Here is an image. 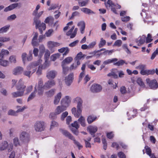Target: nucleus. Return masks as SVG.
Instances as JSON below:
<instances>
[{
  "instance_id": "nucleus-46",
  "label": "nucleus",
  "mask_w": 158,
  "mask_h": 158,
  "mask_svg": "<svg viewBox=\"0 0 158 158\" xmlns=\"http://www.w3.org/2000/svg\"><path fill=\"white\" fill-rule=\"evenodd\" d=\"M122 41L121 40H117L115 41L113 44V46H117L118 47H119L121 46L122 44Z\"/></svg>"
},
{
  "instance_id": "nucleus-22",
  "label": "nucleus",
  "mask_w": 158,
  "mask_h": 158,
  "mask_svg": "<svg viewBox=\"0 0 158 158\" xmlns=\"http://www.w3.org/2000/svg\"><path fill=\"white\" fill-rule=\"evenodd\" d=\"M34 35L31 41V44L34 46H37L38 45V43L37 40L38 34L37 32H34Z\"/></svg>"
},
{
  "instance_id": "nucleus-35",
  "label": "nucleus",
  "mask_w": 158,
  "mask_h": 158,
  "mask_svg": "<svg viewBox=\"0 0 158 158\" xmlns=\"http://www.w3.org/2000/svg\"><path fill=\"white\" fill-rule=\"evenodd\" d=\"M8 146V144L6 142H3L0 145V150L2 151L6 149L7 148Z\"/></svg>"
},
{
  "instance_id": "nucleus-4",
  "label": "nucleus",
  "mask_w": 158,
  "mask_h": 158,
  "mask_svg": "<svg viewBox=\"0 0 158 158\" xmlns=\"http://www.w3.org/2000/svg\"><path fill=\"white\" fill-rule=\"evenodd\" d=\"M34 128L36 131L40 132L44 131L45 128L44 122L42 121H37L35 124Z\"/></svg>"
},
{
  "instance_id": "nucleus-17",
  "label": "nucleus",
  "mask_w": 158,
  "mask_h": 158,
  "mask_svg": "<svg viewBox=\"0 0 158 158\" xmlns=\"http://www.w3.org/2000/svg\"><path fill=\"white\" fill-rule=\"evenodd\" d=\"M67 108L61 104L60 106H58L57 107L55 111V114L58 115L60 114L61 113L65 110Z\"/></svg>"
},
{
  "instance_id": "nucleus-21",
  "label": "nucleus",
  "mask_w": 158,
  "mask_h": 158,
  "mask_svg": "<svg viewBox=\"0 0 158 158\" xmlns=\"http://www.w3.org/2000/svg\"><path fill=\"white\" fill-rule=\"evenodd\" d=\"M72 60L73 58L71 57H68L66 58L63 61L61 65L64 70V69H65V64H69Z\"/></svg>"
},
{
  "instance_id": "nucleus-50",
  "label": "nucleus",
  "mask_w": 158,
  "mask_h": 158,
  "mask_svg": "<svg viewBox=\"0 0 158 158\" xmlns=\"http://www.w3.org/2000/svg\"><path fill=\"white\" fill-rule=\"evenodd\" d=\"M44 88L38 87V94L40 96L43 95Z\"/></svg>"
},
{
  "instance_id": "nucleus-16",
  "label": "nucleus",
  "mask_w": 158,
  "mask_h": 158,
  "mask_svg": "<svg viewBox=\"0 0 158 158\" xmlns=\"http://www.w3.org/2000/svg\"><path fill=\"white\" fill-rule=\"evenodd\" d=\"M73 73H71L66 77L65 82L66 84L68 86H69L72 83L73 79Z\"/></svg>"
},
{
  "instance_id": "nucleus-39",
  "label": "nucleus",
  "mask_w": 158,
  "mask_h": 158,
  "mask_svg": "<svg viewBox=\"0 0 158 158\" xmlns=\"http://www.w3.org/2000/svg\"><path fill=\"white\" fill-rule=\"evenodd\" d=\"M51 64L50 62L48 60H45V62L43 65H41L43 69H45L48 67Z\"/></svg>"
},
{
  "instance_id": "nucleus-6",
  "label": "nucleus",
  "mask_w": 158,
  "mask_h": 158,
  "mask_svg": "<svg viewBox=\"0 0 158 158\" xmlns=\"http://www.w3.org/2000/svg\"><path fill=\"white\" fill-rule=\"evenodd\" d=\"M146 81L151 89H156L158 87V83L156 80H150V79L147 78Z\"/></svg>"
},
{
  "instance_id": "nucleus-27",
  "label": "nucleus",
  "mask_w": 158,
  "mask_h": 158,
  "mask_svg": "<svg viewBox=\"0 0 158 158\" xmlns=\"http://www.w3.org/2000/svg\"><path fill=\"white\" fill-rule=\"evenodd\" d=\"M118 60V59L116 58L109 59L104 61L103 64L105 65H107L114 62H116Z\"/></svg>"
},
{
  "instance_id": "nucleus-63",
  "label": "nucleus",
  "mask_w": 158,
  "mask_h": 158,
  "mask_svg": "<svg viewBox=\"0 0 158 158\" xmlns=\"http://www.w3.org/2000/svg\"><path fill=\"white\" fill-rule=\"evenodd\" d=\"M137 83L140 86H143L144 84L142 80L140 78H138L137 80Z\"/></svg>"
},
{
  "instance_id": "nucleus-15",
  "label": "nucleus",
  "mask_w": 158,
  "mask_h": 158,
  "mask_svg": "<svg viewBox=\"0 0 158 158\" xmlns=\"http://www.w3.org/2000/svg\"><path fill=\"white\" fill-rule=\"evenodd\" d=\"M98 128L96 126H90L87 128V130L89 131L90 134L94 137L95 135L94 134L97 131Z\"/></svg>"
},
{
  "instance_id": "nucleus-55",
  "label": "nucleus",
  "mask_w": 158,
  "mask_h": 158,
  "mask_svg": "<svg viewBox=\"0 0 158 158\" xmlns=\"http://www.w3.org/2000/svg\"><path fill=\"white\" fill-rule=\"evenodd\" d=\"M32 89V85H30L27 86L26 89L25 94H29L31 91Z\"/></svg>"
},
{
  "instance_id": "nucleus-18",
  "label": "nucleus",
  "mask_w": 158,
  "mask_h": 158,
  "mask_svg": "<svg viewBox=\"0 0 158 158\" xmlns=\"http://www.w3.org/2000/svg\"><path fill=\"white\" fill-rule=\"evenodd\" d=\"M146 36L143 35L142 36H139L136 40V43L138 45L140 46L143 44L145 41Z\"/></svg>"
},
{
  "instance_id": "nucleus-31",
  "label": "nucleus",
  "mask_w": 158,
  "mask_h": 158,
  "mask_svg": "<svg viewBox=\"0 0 158 158\" xmlns=\"http://www.w3.org/2000/svg\"><path fill=\"white\" fill-rule=\"evenodd\" d=\"M78 121L81 126L83 127L85 126V119L84 117L82 116H81L80 118L78 119Z\"/></svg>"
},
{
  "instance_id": "nucleus-12",
  "label": "nucleus",
  "mask_w": 158,
  "mask_h": 158,
  "mask_svg": "<svg viewBox=\"0 0 158 158\" xmlns=\"http://www.w3.org/2000/svg\"><path fill=\"white\" fill-rule=\"evenodd\" d=\"M57 72L55 70L48 71L46 74V77L49 79H54L57 75Z\"/></svg>"
},
{
  "instance_id": "nucleus-7",
  "label": "nucleus",
  "mask_w": 158,
  "mask_h": 158,
  "mask_svg": "<svg viewBox=\"0 0 158 158\" xmlns=\"http://www.w3.org/2000/svg\"><path fill=\"white\" fill-rule=\"evenodd\" d=\"M71 102V98L68 96H66L63 98L61 100V104L67 108L69 106Z\"/></svg>"
},
{
  "instance_id": "nucleus-11",
  "label": "nucleus",
  "mask_w": 158,
  "mask_h": 158,
  "mask_svg": "<svg viewBox=\"0 0 158 158\" xmlns=\"http://www.w3.org/2000/svg\"><path fill=\"white\" fill-rule=\"evenodd\" d=\"M29 135L26 131H23L20 135V139L24 142H28L29 140Z\"/></svg>"
},
{
  "instance_id": "nucleus-44",
  "label": "nucleus",
  "mask_w": 158,
  "mask_h": 158,
  "mask_svg": "<svg viewBox=\"0 0 158 158\" xmlns=\"http://www.w3.org/2000/svg\"><path fill=\"white\" fill-rule=\"evenodd\" d=\"M50 55V52L48 50L46 51L44 55V59L45 60H48Z\"/></svg>"
},
{
  "instance_id": "nucleus-54",
  "label": "nucleus",
  "mask_w": 158,
  "mask_h": 158,
  "mask_svg": "<svg viewBox=\"0 0 158 158\" xmlns=\"http://www.w3.org/2000/svg\"><path fill=\"white\" fill-rule=\"evenodd\" d=\"M158 54V48H157L156 50L153 53L151 58V59L153 60Z\"/></svg>"
},
{
  "instance_id": "nucleus-30",
  "label": "nucleus",
  "mask_w": 158,
  "mask_h": 158,
  "mask_svg": "<svg viewBox=\"0 0 158 158\" xmlns=\"http://www.w3.org/2000/svg\"><path fill=\"white\" fill-rule=\"evenodd\" d=\"M10 25H8L4 26L0 29V33H6L9 29Z\"/></svg>"
},
{
  "instance_id": "nucleus-2",
  "label": "nucleus",
  "mask_w": 158,
  "mask_h": 158,
  "mask_svg": "<svg viewBox=\"0 0 158 158\" xmlns=\"http://www.w3.org/2000/svg\"><path fill=\"white\" fill-rule=\"evenodd\" d=\"M42 61V60L40 59L37 61L30 64L27 66V70L23 71V74L30 78L31 75L36 71L35 67L41 63Z\"/></svg>"
},
{
  "instance_id": "nucleus-23",
  "label": "nucleus",
  "mask_w": 158,
  "mask_h": 158,
  "mask_svg": "<svg viewBox=\"0 0 158 158\" xmlns=\"http://www.w3.org/2000/svg\"><path fill=\"white\" fill-rule=\"evenodd\" d=\"M23 68L21 67H17L13 70V73L15 75H17L21 74L23 71Z\"/></svg>"
},
{
  "instance_id": "nucleus-58",
  "label": "nucleus",
  "mask_w": 158,
  "mask_h": 158,
  "mask_svg": "<svg viewBox=\"0 0 158 158\" xmlns=\"http://www.w3.org/2000/svg\"><path fill=\"white\" fill-rule=\"evenodd\" d=\"M43 69V67L41 65H40L36 72V73L38 75H40L42 73V70Z\"/></svg>"
},
{
  "instance_id": "nucleus-45",
  "label": "nucleus",
  "mask_w": 158,
  "mask_h": 158,
  "mask_svg": "<svg viewBox=\"0 0 158 158\" xmlns=\"http://www.w3.org/2000/svg\"><path fill=\"white\" fill-rule=\"evenodd\" d=\"M82 53L81 52H79L78 53L75 57L76 60H79L85 56V55H82Z\"/></svg>"
},
{
  "instance_id": "nucleus-40",
  "label": "nucleus",
  "mask_w": 158,
  "mask_h": 158,
  "mask_svg": "<svg viewBox=\"0 0 158 158\" xmlns=\"http://www.w3.org/2000/svg\"><path fill=\"white\" fill-rule=\"evenodd\" d=\"M0 65L4 66L6 67L9 65V62L7 60H0Z\"/></svg>"
},
{
  "instance_id": "nucleus-59",
  "label": "nucleus",
  "mask_w": 158,
  "mask_h": 158,
  "mask_svg": "<svg viewBox=\"0 0 158 158\" xmlns=\"http://www.w3.org/2000/svg\"><path fill=\"white\" fill-rule=\"evenodd\" d=\"M17 112H15L12 110H10L8 111V113L9 115H11L13 116H16L17 115Z\"/></svg>"
},
{
  "instance_id": "nucleus-10",
  "label": "nucleus",
  "mask_w": 158,
  "mask_h": 158,
  "mask_svg": "<svg viewBox=\"0 0 158 158\" xmlns=\"http://www.w3.org/2000/svg\"><path fill=\"white\" fill-rule=\"evenodd\" d=\"M18 7L20 8L21 7V4L20 3H14L12 4L9 6L6 7L4 10L5 12H7L13 10L16 8Z\"/></svg>"
},
{
  "instance_id": "nucleus-57",
  "label": "nucleus",
  "mask_w": 158,
  "mask_h": 158,
  "mask_svg": "<svg viewBox=\"0 0 158 158\" xmlns=\"http://www.w3.org/2000/svg\"><path fill=\"white\" fill-rule=\"evenodd\" d=\"M121 19L123 22H127L130 20V18L129 16H126L125 17H122Z\"/></svg>"
},
{
  "instance_id": "nucleus-19",
  "label": "nucleus",
  "mask_w": 158,
  "mask_h": 158,
  "mask_svg": "<svg viewBox=\"0 0 158 158\" xmlns=\"http://www.w3.org/2000/svg\"><path fill=\"white\" fill-rule=\"evenodd\" d=\"M77 26L80 27V30L81 34H83L85 32V24L84 21H81L78 23Z\"/></svg>"
},
{
  "instance_id": "nucleus-51",
  "label": "nucleus",
  "mask_w": 158,
  "mask_h": 158,
  "mask_svg": "<svg viewBox=\"0 0 158 158\" xmlns=\"http://www.w3.org/2000/svg\"><path fill=\"white\" fill-rule=\"evenodd\" d=\"M114 51V50H107L103 52V54L104 55H111Z\"/></svg>"
},
{
  "instance_id": "nucleus-43",
  "label": "nucleus",
  "mask_w": 158,
  "mask_h": 158,
  "mask_svg": "<svg viewBox=\"0 0 158 158\" xmlns=\"http://www.w3.org/2000/svg\"><path fill=\"white\" fill-rule=\"evenodd\" d=\"M39 18L36 17H35L34 19V23L35 24L36 29H37V27H38V26L40 23V22L39 20Z\"/></svg>"
},
{
  "instance_id": "nucleus-42",
  "label": "nucleus",
  "mask_w": 158,
  "mask_h": 158,
  "mask_svg": "<svg viewBox=\"0 0 158 158\" xmlns=\"http://www.w3.org/2000/svg\"><path fill=\"white\" fill-rule=\"evenodd\" d=\"M153 40L152 39V35L150 34H148L147 35V37H146L145 42L146 43H148L151 42Z\"/></svg>"
},
{
  "instance_id": "nucleus-37",
  "label": "nucleus",
  "mask_w": 158,
  "mask_h": 158,
  "mask_svg": "<svg viewBox=\"0 0 158 158\" xmlns=\"http://www.w3.org/2000/svg\"><path fill=\"white\" fill-rule=\"evenodd\" d=\"M60 54L59 53L54 54L51 56L50 59L51 60L55 61L57 58H59Z\"/></svg>"
},
{
  "instance_id": "nucleus-60",
  "label": "nucleus",
  "mask_w": 158,
  "mask_h": 158,
  "mask_svg": "<svg viewBox=\"0 0 158 158\" xmlns=\"http://www.w3.org/2000/svg\"><path fill=\"white\" fill-rule=\"evenodd\" d=\"M145 149L146 151V153L149 156H150L151 154V150L150 148L148 146H145Z\"/></svg>"
},
{
  "instance_id": "nucleus-28",
  "label": "nucleus",
  "mask_w": 158,
  "mask_h": 158,
  "mask_svg": "<svg viewBox=\"0 0 158 158\" xmlns=\"http://www.w3.org/2000/svg\"><path fill=\"white\" fill-rule=\"evenodd\" d=\"M9 54V52L7 50L2 49L0 53V60L3 58L4 56L8 55Z\"/></svg>"
},
{
  "instance_id": "nucleus-48",
  "label": "nucleus",
  "mask_w": 158,
  "mask_h": 158,
  "mask_svg": "<svg viewBox=\"0 0 158 158\" xmlns=\"http://www.w3.org/2000/svg\"><path fill=\"white\" fill-rule=\"evenodd\" d=\"M106 41L105 40L103 39L102 38L101 39V40L99 44H98V46L99 48L102 47L106 44Z\"/></svg>"
},
{
  "instance_id": "nucleus-61",
  "label": "nucleus",
  "mask_w": 158,
  "mask_h": 158,
  "mask_svg": "<svg viewBox=\"0 0 158 158\" xmlns=\"http://www.w3.org/2000/svg\"><path fill=\"white\" fill-rule=\"evenodd\" d=\"M53 30L52 29H49L47 31L45 35L47 37L50 36L52 34V33L53 32Z\"/></svg>"
},
{
  "instance_id": "nucleus-9",
  "label": "nucleus",
  "mask_w": 158,
  "mask_h": 158,
  "mask_svg": "<svg viewBox=\"0 0 158 158\" xmlns=\"http://www.w3.org/2000/svg\"><path fill=\"white\" fill-rule=\"evenodd\" d=\"M102 89V87L100 85L94 84L91 86L90 90L93 93H98L100 92Z\"/></svg>"
},
{
  "instance_id": "nucleus-33",
  "label": "nucleus",
  "mask_w": 158,
  "mask_h": 158,
  "mask_svg": "<svg viewBox=\"0 0 158 158\" xmlns=\"http://www.w3.org/2000/svg\"><path fill=\"white\" fill-rule=\"evenodd\" d=\"M96 118L97 117L96 116L90 115L87 118V121L89 124H90L95 120Z\"/></svg>"
},
{
  "instance_id": "nucleus-13",
  "label": "nucleus",
  "mask_w": 158,
  "mask_h": 158,
  "mask_svg": "<svg viewBox=\"0 0 158 158\" xmlns=\"http://www.w3.org/2000/svg\"><path fill=\"white\" fill-rule=\"evenodd\" d=\"M105 5L107 8L111 7V10L114 13L117 14V12L115 8L113 6H116L115 4L112 2L111 0H108L107 3H105Z\"/></svg>"
},
{
  "instance_id": "nucleus-32",
  "label": "nucleus",
  "mask_w": 158,
  "mask_h": 158,
  "mask_svg": "<svg viewBox=\"0 0 158 158\" xmlns=\"http://www.w3.org/2000/svg\"><path fill=\"white\" fill-rule=\"evenodd\" d=\"M117 62L114 63V64L115 65H117L118 66H120L123 65L124 64H127L128 63L126 62L125 61L123 60H120L118 61H116Z\"/></svg>"
},
{
  "instance_id": "nucleus-25",
  "label": "nucleus",
  "mask_w": 158,
  "mask_h": 158,
  "mask_svg": "<svg viewBox=\"0 0 158 158\" xmlns=\"http://www.w3.org/2000/svg\"><path fill=\"white\" fill-rule=\"evenodd\" d=\"M55 90H56L55 89H52L46 92L45 94L47 97H51L54 94Z\"/></svg>"
},
{
  "instance_id": "nucleus-56",
  "label": "nucleus",
  "mask_w": 158,
  "mask_h": 158,
  "mask_svg": "<svg viewBox=\"0 0 158 158\" xmlns=\"http://www.w3.org/2000/svg\"><path fill=\"white\" fill-rule=\"evenodd\" d=\"M68 114V113L67 111H65L62 113L61 116V119L62 121L64 120V118L66 117Z\"/></svg>"
},
{
  "instance_id": "nucleus-49",
  "label": "nucleus",
  "mask_w": 158,
  "mask_h": 158,
  "mask_svg": "<svg viewBox=\"0 0 158 158\" xmlns=\"http://www.w3.org/2000/svg\"><path fill=\"white\" fill-rule=\"evenodd\" d=\"M10 40L9 37H0V42H5L8 41Z\"/></svg>"
},
{
  "instance_id": "nucleus-29",
  "label": "nucleus",
  "mask_w": 158,
  "mask_h": 158,
  "mask_svg": "<svg viewBox=\"0 0 158 158\" xmlns=\"http://www.w3.org/2000/svg\"><path fill=\"white\" fill-rule=\"evenodd\" d=\"M59 52L60 53L64 52L63 54V56H65L67 54L69 51V48H62L60 49H59L58 50Z\"/></svg>"
},
{
  "instance_id": "nucleus-3",
  "label": "nucleus",
  "mask_w": 158,
  "mask_h": 158,
  "mask_svg": "<svg viewBox=\"0 0 158 158\" xmlns=\"http://www.w3.org/2000/svg\"><path fill=\"white\" fill-rule=\"evenodd\" d=\"M26 86L24 85L22 79H20L17 84L16 88L18 91L12 93L13 97L16 98L22 96L23 95Z\"/></svg>"
},
{
  "instance_id": "nucleus-24",
  "label": "nucleus",
  "mask_w": 158,
  "mask_h": 158,
  "mask_svg": "<svg viewBox=\"0 0 158 158\" xmlns=\"http://www.w3.org/2000/svg\"><path fill=\"white\" fill-rule=\"evenodd\" d=\"M36 85H36L34 88V92L31 93L30 95L29 96L27 99L28 102L31 100L35 97V94L37 92Z\"/></svg>"
},
{
  "instance_id": "nucleus-41",
  "label": "nucleus",
  "mask_w": 158,
  "mask_h": 158,
  "mask_svg": "<svg viewBox=\"0 0 158 158\" xmlns=\"http://www.w3.org/2000/svg\"><path fill=\"white\" fill-rule=\"evenodd\" d=\"M146 66L145 64H140L138 66L135 67L137 69H139L140 71H143L144 69H146Z\"/></svg>"
},
{
  "instance_id": "nucleus-5",
  "label": "nucleus",
  "mask_w": 158,
  "mask_h": 158,
  "mask_svg": "<svg viewBox=\"0 0 158 158\" xmlns=\"http://www.w3.org/2000/svg\"><path fill=\"white\" fill-rule=\"evenodd\" d=\"M60 45V43L52 41H49L47 43L48 48L50 50L51 53L55 51V47L59 46Z\"/></svg>"
},
{
  "instance_id": "nucleus-26",
  "label": "nucleus",
  "mask_w": 158,
  "mask_h": 158,
  "mask_svg": "<svg viewBox=\"0 0 158 158\" xmlns=\"http://www.w3.org/2000/svg\"><path fill=\"white\" fill-rule=\"evenodd\" d=\"M62 133L64 135L69 139H73V136L67 131L62 130Z\"/></svg>"
},
{
  "instance_id": "nucleus-52",
  "label": "nucleus",
  "mask_w": 158,
  "mask_h": 158,
  "mask_svg": "<svg viewBox=\"0 0 158 158\" xmlns=\"http://www.w3.org/2000/svg\"><path fill=\"white\" fill-rule=\"evenodd\" d=\"M9 60L11 63H15L16 61L15 57L14 56H10L9 58Z\"/></svg>"
},
{
  "instance_id": "nucleus-38",
  "label": "nucleus",
  "mask_w": 158,
  "mask_h": 158,
  "mask_svg": "<svg viewBox=\"0 0 158 158\" xmlns=\"http://www.w3.org/2000/svg\"><path fill=\"white\" fill-rule=\"evenodd\" d=\"M89 0H84L81 1H79L78 4L79 5L81 6H85L88 3Z\"/></svg>"
},
{
  "instance_id": "nucleus-53",
  "label": "nucleus",
  "mask_w": 158,
  "mask_h": 158,
  "mask_svg": "<svg viewBox=\"0 0 158 158\" xmlns=\"http://www.w3.org/2000/svg\"><path fill=\"white\" fill-rule=\"evenodd\" d=\"M16 18V15L15 14L12 15L7 18V20L9 21H11L15 19Z\"/></svg>"
},
{
  "instance_id": "nucleus-8",
  "label": "nucleus",
  "mask_w": 158,
  "mask_h": 158,
  "mask_svg": "<svg viewBox=\"0 0 158 158\" xmlns=\"http://www.w3.org/2000/svg\"><path fill=\"white\" fill-rule=\"evenodd\" d=\"M71 125L72 127H74L75 128H71V130L74 134L76 135H77L78 134L77 129L80 127L79 124L78 123V122L77 121H75L73 123L71 124Z\"/></svg>"
},
{
  "instance_id": "nucleus-1",
  "label": "nucleus",
  "mask_w": 158,
  "mask_h": 158,
  "mask_svg": "<svg viewBox=\"0 0 158 158\" xmlns=\"http://www.w3.org/2000/svg\"><path fill=\"white\" fill-rule=\"evenodd\" d=\"M73 100L74 102L77 103V110L75 107H73L71 110L72 112L75 117L78 118L81 114L83 100L80 97H78L75 98Z\"/></svg>"
},
{
  "instance_id": "nucleus-34",
  "label": "nucleus",
  "mask_w": 158,
  "mask_h": 158,
  "mask_svg": "<svg viewBox=\"0 0 158 158\" xmlns=\"http://www.w3.org/2000/svg\"><path fill=\"white\" fill-rule=\"evenodd\" d=\"M81 10L84 13L89 14H94V13L91 10L87 8H82L81 9Z\"/></svg>"
},
{
  "instance_id": "nucleus-62",
  "label": "nucleus",
  "mask_w": 158,
  "mask_h": 158,
  "mask_svg": "<svg viewBox=\"0 0 158 158\" xmlns=\"http://www.w3.org/2000/svg\"><path fill=\"white\" fill-rule=\"evenodd\" d=\"M96 44V42L95 41H93L90 43L88 45L89 49L92 48L94 47Z\"/></svg>"
},
{
  "instance_id": "nucleus-64",
  "label": "nucleus",
  "mask_w": 158,
  "mask_h": 158,
  "mask_svg": "<svg viewBox=\"0 0 158 158\" xmlns=\"http://www.w3.org/2000/svg\"><path fill=\"white\" fill-rule=\"evenodd\" d=\"M118 155L119 158H126V156L122 152L118 153Z\"/></svg>"
},
{
  "instance_id": "nucleus-47",
  "label": "nucleus",
  "mask_w": 158,
  "mask_h": 158,
  "mask_svg": "<svg viewBox=\"0 0 158 158\" xmlns=\"http://www.w3.org/2000/svg\"><path fill=\"white\" fill-rule=\"evenodd\" d=\"M72 140L73 141L74 143L78 147L79 149L82 148V146L81 145L79 142L75 140L74 137H73V139Z\"/></svg>"
},
{
  "instance_id": "nucleus-36",
  "label": "nucleus",
  "mask_w": 158,
  "mask_h": 158,
  "mask_svg": "<svg viewBox=\"0 0 158 158\" xmlns=\"http://www.w3.org/2000/svg\"><path fill=\"white\" fill-rule=\"evenodd\" d=\"M46 27V26L45 23H43L38 26V27H37V28H38L41 34H42L43 32V30H44L45 29Z\"/></svg>"
},
{
  "instance_id": "nucleus-20",
  "label": "nucleus",
  "mask_w": 158,
  "mask_h": 158,
  "mask_svg": "<svg viewBox=\"0 0 158 158\" xmlns=\"http://www.w3.org/2000/svg\"><path fill=\"white\" fill-rule=\"evenodd\" d=\"M62 94L61 92L57 93L54 97L53 103L55 105H57L59 103L62 96Z\"/></svg>"
},
{
  "instance_id": "nucleus-14",
  "label": "nucleus",
  "mask_w": 158,
  "mask_h": 158,
  "mask_svg": "<svg viewBox=\"0 0 158 158\" xmlns=\"http://www.w3.org/2000/svg\"><path fill=\"white\" fill-rule=\"evenodd\" d=\"M55 84V82L54 80H48L45 82L44 87V88L49 89L54 86Z\"/></svg>"
}]
</instances>
